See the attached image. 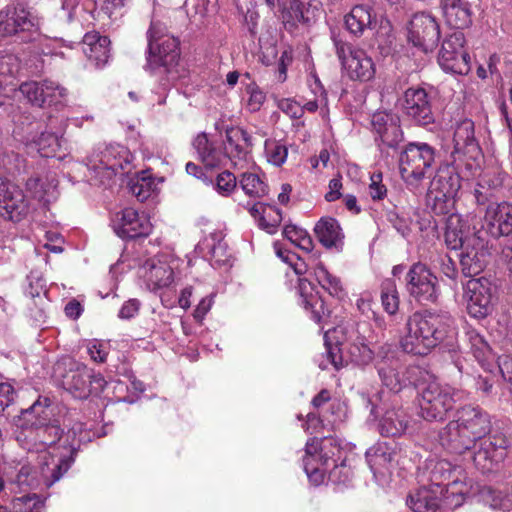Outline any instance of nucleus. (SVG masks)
I'll return each mask as SVG.
<instances>
[{
	"instance_id": "nucleus-1",
	"label": "nucleus",
	"mask_w": 512,
	"mask_h": 512,
	"mask_svg": "<svg viewBox=\"0 0 512 512\" xmlns=\"http://www.w3.org/2000/svg\"><path fill=\"white\" fill-rule=\"evenodd\" d=\"M16 440L28 452L43 453L39 469L44 484L52 486L74 462L80 448L83 427L75 424L64 432L52 419L51 401L38 396L31 406L21 409L15 418Z\"/></svg>"
},
{
	"instance_id": "nucleus-2",
	"label": "nucleus",
	"mask_w": 512,
	"mask_h": 512,
	"mask_svg": "<svg viewBox=\"0 0 512 512\" xmlns=\"http://www.w3.org/2000/svg\"><path fill=\"white\" fill-rule=\"evenodd\" d=\"M491 431L489 415L478 406H464L456 418L448 422L438 434L440 445L446 450L461 454Z\"/></svg>"
},
{
	"instance_id": "nucleus-3",
	"label": "nucleus",
	"mask_w": 512,
	"mask_h": 512,
	"mask_svg": "<svg viewBox=\"0 0 512 512\" xmlns=\"http://www.w3.org/2000/svg\"><path fill=\"white\" fill-rule=\"evenodd\" d=\"M450 317L430 310L417 311L408 317L400 339L404 352L427 355L444 339Z\"/></svg>"
},
{
	"instance_id": "nucleus-4",
	"label": "nucleus",
	"mask_w": 512,
	"mask_h": 512,
	"mask_svg": "<svg viewBox=\"0 0 512 512\" xmlns=\"http://www.w3.org/2000/svg\"><path fill=\"white\" fill-rule=\"evenodd\" d=\"M161 32V24L152 22L147 32L148 46L144 70L153 76L165 75L167 82H173L179 77L177 69L180 60L179 41Z\"/></svg>"
},
{
	"instance_id": "nucleus-5",
	"label": "nucleus",
	"mask_w": 512,
	"mask_h": 512,
	"mask_svg": "<svg viewBox=\"0 0 512 512\" xmlns=\"http://www.w3.org/2000/svg\"><path fill=\"white\" fill-rule=\"evenodd\" d=\"M133 156L122 145L98 147L86 159L89 180L94 185L110 186L118 174L131 171Z\"/></svg>"
},
{
	"instance_id": "nucleus-6",
	"label": "nucleus",
	"mask_w": 512,
	"mask_h": 512,
	"mask_svg": "<svg viewBox=\"0 0 512 512\" xmlns=\"http://www.w3.org/2000/svg\"><path fill=\"white\" fill-rule=\"evenodd\" d=\"M468 394L438 381L427 383L419 393L418 415L428 422L444 421L457 402L464 401Z\"/></svg>"
},
{
	"instance_id": "nucleus-7",
	"label": "nucleus",
	"mask_w": 512,
	"mask_h": 512,
	"mask_svg": "<svg viewBox=\"0 0 512 512\" xmlns=\"http://www.w3.org/2000/svg\"><path fill=\"white\" fill-rule=\"evenodd\" d=\"M461 188V177L453 164L440 165L430 181L426 204L436 215L449 213Z\"/></svg>"
},
{
	"instance_id": "nucleus-8",
	"label": "nucleus",
	"mask_w": 512,
	"mask_h": 512,
	"mask_svg": "<svg viewBox=\"0 0 512 512\" xmlns=\"http://www.w3.org/2000/svg\"><path fill=\"white\" fill-rule=\"evenodd\" d=\"M436 149L425 142H410L400 153L401 178L410 189H417L432 168Z\"/></svg>"
},
{
	"instance_id": "nucleus-9",
	"label": "nucleus",
	"mask_w": 512,
	"mask_h": 512,
	"mask_svg": "<svg viewBox=\"0 0 512 512\" xmlns=\"http://www.w3.org/2000/svg\"><path fill=\"white\" fill-rule=\"evenodd\" d=\"M306 455L315 459L318 456L321 466L328 468L332 462L330 479L334 482L346 483L349 481V469L344 460H341L342 448L337 439L325 437L318 441L316 438L309 440L305 448Z\"/></svg>"
},
{
	"instance_id": "nucleus-10",
	"label": "nucleus",
	"mask_w": 512,
	"mask_h": 512,
	"mask_svg": "<svg viewBox=\"0 0 512 512\" xmlns=\"http://www.w3.org/2000/svg\"><path fill=\"white\" fill-rule=\"evenodd\" d=\"M332 41L336 55L351 80L366 82L374 78L375 65L365 51L353 48L335 34Z\"/></svg>"
},
{
	"instance_id": "nucleus-11",
	"label": "nucleus",
	"mask_w": 512,
	"mask_h": 512,
	"mask_svg": "<svg viewBox=\"0 0 512 512\" xmlns=\"http://www.w3.org/2000/svg\"><path fill=\"white\" fill-rule=\"evenodd\" d=\"M465 36L462 31L447 35L438 53V64L446 73L467 75L471 70L470 55L465 49Z\"/></svg>"
},
{
	"instance_id": "nucleus-12",
	"label": "nucleus",
	"mask_w": 512,
	"mask_h": 512,
	"mask_svg": "<svg viewBox=\"0 0 512 512\" xmlns=\"http://www.w3.org/2000/svg\"><path fill=\"white\" fill-rule=\"evenodd\" d=\"M406 290L419 303H435L440 295L438 278L424 263L411 265L406 273Z\"/></svg>"
},
{
	"instance_id": "nucleus-13",
	"label": "nucleus",
	"mask_w": 512,
	"mask_h": 512,
	"mask_svg": "<svg viewBox=\"0 0 512 512\" xmlns=\"http://www.w3.org/2000/svg\"><path fill=\"white\" fill-rule=\"evenodd\" d=\"M464 298L468 314L483 319L492 313L495 301V288L485 277L469 279L464 285Z\"/></svg>"
},
{
	"instance_id": "nucleus-14",
	"label": "nucleus",
	"mask_w": 512,
	"mask_h": 512,
	"mask_svg": "<svg viewBox=\"0 0 512 512\" xmlns=\"http://www.w3.org/2000/svg\"><path fill=\"white\" fill-rule=\"evenodd\" d=\"M331 330H327L324 334V345L326 349V355L329 362L333 365L336 370L344 367L348 361L354 363L357 366L368 365L374 357L373 351L369 346L364 343V339L357 337V339L349 343L346 347V358L343 356L342 349L338 343L332 344L329 341Z\"/></svg>"
},
{
	"instance_id": "nucleus-15",
	"label": "nucleus",
	"mask_w": 512,
	"mask_h": 512,
	"mask_svg": "<svg viewBox=\"0 0 512 512\" xmlns=\"http://www.w3.org/2000/svg\"><path fill=\"white\" fill-rule=\"evenodd\" d=\"M404 114L419 126H427L434 122L432 111V95L424 87L408 88L402 98Z\"/></svg>"
},
{
	"instance_id": "nucleus-16",
	"label": "nucleus",
	"mask_w": 512,
	"mask_h": 512,
	"mask_svg": "<svg viewBox=\"0 0 512 512\" xmlns=\"http://www.w3.org/2000/svg\"><path fill=\"white\" fill-rule=\"evenodd\" d=\"M410 42L424 52H431L438 45L440 27L437 20L429 13H416L409 27Z\"/></svg>"
},
{
	"instance_id": "nucleus-17",
	"label": "nucleus",
	"mask_w": 512,
	"mask_h": 512,
	"mask_svg": "<svg viewBox=\"0 0 512 512\" xmlns=\"http://www.w3.org/2000/svg\"><path fill=\"white\" fill-rule=\"evenodd\" d=\"M29 212V201L22 189L11 181L0 178V215L14 222Z\"/></svg>"
},
{
	"instance_id": "nucleus-18",
	"label": "nucleus",
	"mask_w": 512,
	"mask_h": 512,
	"mask_svg": "<svg viewBox=\"0 0 512 512\" xmlns=\"http://www.w3.org/2000/svg\"><path fill=\"white\" fill-rule=\"evenodd\" d=\"M483 232L495 239L512 234V204L507 202L490 204L486 209L482 230L477 236L482 241H484Z\"/></svg>"
},
{
	"instance_id": "nucleus-19",
	"label": "nucleus",
	"mask_w": 512,
	"mask_h": 512,
	"mask_svg": "<svg viewBox=\"0 0 512 512\" xmlns=\"http://www.w3.org/2000/svg\"><path fill=\"white\" fill-rule=\"evenodd\" d=\"M371 126L375 134V141L382 152L386 148L396 149L403 140L399 118L392 113H374L371 119Z\"/></svg>"
},
{
	"instance_id": "nucleus-20",
	"label": "nucleus",
	"mask_w": 512,
	"mask_h": 512,
	"mask_svg": "<svg viewBox=\"0 0 512 512\" xmlns=\"http://www.w3.org/2000/svg\"><path fill=\"white\" fill-rule=\"evenodd\" d=\"M19 91L30 104L37 107L57 104L67 95L66 88L50 80L24 82Z\"/></svg>"
},
{
	"instance_id": "nucleus-21",
	"label": "nucleus",
	"mask_w": 512,
	"mask_h": 512,
	"mask_svg": "<svg viewBox=\"0 0 512 512\" xmlns=\"http://www.w3.org/2000/svg\"><path fill=\"white\" fill-rule=\"evenodd\" d=\"M34 23L21 2H11L0 10V36L11 37L29 31Z\"/></svg>"
},
{
	"instance_id": "nucleus-22",
	"label": "nucleus",
	"mask_w": 512,
	"mask_h": 512,
	"mask_svg": "<svg viewBox=\"0 0 512 512\" xmlns=\"http://www.w3.org/2000/svg\"><path fill=\"white\" fill-rule=\"evenodd\" d=\"M68 367L69 371L63 376V387L75 398L85 399L91 394L89 388V369L83 363L66 357L57 363V370Z\"/></svg>"
},
{
	"instance_id": "nucleus-23",
	"label": "nucleus",
	"mask_w": 512,
	"mask_h": 512,
	"mask_svg": "<svg viewBox=\"0 0 512 512\" xmlns=\"http://www.w3.org/2000/svg\"><path fill=\"white\" fill-rule=\"evenodd\" d=\"M472 447L475 448L473 463L482 474L495 471L505 457L504 446L490 437L477 441Z\"/></svg>"
},
{
	"instance_id": "nucleus-24",
	"label": "nucleus",
	"mask_w": 512,
	"mask_h": 512,
	"mask_svg": "<svg viewBox=\"0 0 512 512\" xmlns=\"http://www.w3.org/2000/svg\"><path fill=\"white\" fill-rule=\"evenodd\" d=\"M453 142L454 163L462 162L463 158L476 160L480 155V148L474 136V123L471 120L465 119L456 126Z\"/></svg>"
},
{
	"instance_id": "nucleus-25",
	"label": "nucleus",
	"mask_w": 512,
	"mask_h": 512,
	"mask_svg": "<svg viewBox=\"0 0 512 512\" xmlns=\"http://www.w3.org/2000/svg\"><path fill=\"white\" fill-rule=\"evenodd\" d=\"M151 228L149 218L133 208L122 210L120 218L114 223L115 233L124 239L146 237L150 234Z\"/></svg>"
},
{
	"instance_id": "nucleus-26",
	"label": "nucleus",
	"mask_w": 512,
	"mask_h": 512,
	"mask_svg": "<svg viewBox=\"0 0 512 512\" xmlns=\"http://www.w3.org/2000/svg\"><path fill=\"white\" fill-rule=\"evenodd\" d=\"M376 369L382 384L394 393L412 384L406 374H411L415 368H403L399 359H391V362L376 363Z\"/></svg>"
},
{
	"instance_id": "nucleus-27",
	"label": "nucleus",
	"mask_w": 512,
	"mask_h": 512,
	"mask_svg": "<svg viewBox=\"0 0 512 512\" xmlns=\"http://www.w3.org/2000/svg\"><path fill=\"white\" fill-rule=\"evenodd\" d=\"M444 238L448 248L457 250L470 246L476 235H470V226L460 214L451 213L446 219Z\"/></svg>"
},
{
	"instance_id": "nucleus-28",
	"label": "nucleus",
	"mask_w": 512,
	"mask_h": 512,
	"mask_svg": "<svg viewBox=\"0 0 512 512\" xmlns=\"http://www.w3.org/2000/svg\"><path fill=\"white\" fill-rule=\"evenodd\" d=\"M443 488L435 483L429 487H421L409 494L407 505L414 512H437L441 507Z\"/></svg>"
},
{
	"instance_id": "nucleus-29",
	"label": "nucleus",
	"mask_w": 512,
	"mask_h": 512,
	"mask_svg": "<svg viewBox=\"0 0 512 512\" xmlns=\"http://www.w3.org/2000/svg\"><path fill=\"white\" fill-rule=\"evenodd\" d=\"M6 481L16 484L19 488H34L38 486L36 471L25 459L7 461L2 466Z\"/></svg>"
},
{
	"instance_id": "nucleus-30",
	"label": "nucleus",
	"mask_w": 512,
	"mask_h": 512,
	"mask_svg": "<svg viewBox=\"0 0 512 512\" xmlns=\"http://www.w3.org/2000/svg\"><path fill=\"white\" fill-rule=\"evenodd\" d=\"M440 6L446 23L461 31L472 24L471 4L467 0H441Z\"/></svg>"
},
{
	"instance_id": "nucleus-31",
	"label": "nucleus",
	"mask_w": 512,
	"mask_h": 512,
	"mask_svg": "<svg viewBox=\"0 0 512 512\" xmlns=\"http://www.w3.org/2000/svg\"><path fill=\"white\" fill-rule=\"evenodd\" d=\"M197 152L198 159L204 164L206 169H216L222 167L229 154L222 151L212 143L206 133H199L192 143Z\"/></svg>"
},
{
	"instance_id": "nucleus-32",
	"label": "nucleus",
	"mask_w": 512,
	"mask_h": 512,
	"mask_svg": "<svg viewBox=\"0 0 512 512\" xmlns=\"http://www.w3.org/2000/svg\"><path fill=\"white\" fill-rule=\"evenodd\" d=\"M298 290L302 298V304L305 309L310 310L312 319L318 324H326L330 317V311L325 308L324 301L313 293V284L306 278H300Z\"/></svg>"
},
{
	"instance_id": "nucleus-33",
	"label": "nucleus",
	"mask_w": 512,
	"mask_h": 512,
	"mask_svg": "<svg viewBox=\"0 0 512 512\" xmlns=\"http://www.w3.org/2000/svg\"><path fill=\"white\" fill-rule=\"evenodd\" d=\"M110 40L97 32L86 33L83 37L82 50L87 58L97 67L104 66L110 57Z\"/></svg>"
},
{
	"instance_id": "nucleus-34",
	"label": "nucleus",
	"mask_w": 512,
	"mask_h": 512,
	"mask_svg": "<svg viewBox=\"0 0 512 512\" xmlns=\"http://www.w3.org/2000/svg\"><path fill=\"white\" fill-rule=\"evenodd\" d=\"M318 241L326 248L341 249L344 235L338 221L332 217H322L314 227Z\"/></svg>"
},
{
	"instance_id": "nucleus-35",
	"label": "nucleus",
	"mask_w": 512,
	"mask_h": 512,
	"mask_svg": "<svg viewBox=\"0 0 512 512\" xmlns=\"http://www.w3.org/2000/svg\"><path fill=\"white\" fill-rule=\"evenodd\" d=\"M408 416L405 411L398 408L387 409L379 420L378 429L382 436H401L407 429Z\"/></svg>"
},
{
	"instance_id": "nucleus-36",
	"label": "nucleus",
	"mask_w": 512,
	"mask_h": 512,
	"mask_svg": "<svg viewBox=\"0 0 512 512\" xmlns=\"http://www.w3.org/2000/svg\"><path fill=\"white\" fill-rule=\"evenodd\" d=\"M226 142L230 149V158L244 159L248 148L252 146V137L240 127H227L225 130Z\"/></svg>"
},
{
	"instance_id": "nucleus-37",
	"label": "nucleus",
	"mask_w": 512,
	"mask_h": 512,
	"mask_svg": "<svg viewBox=\"0 0 512 512\" xmlns=\"http://www.w3.org/2000/svg\"><path fill=\"white\" fill-rule=\"evenodd\" d=\"M464 251L460 254V265L462 274L465 277L477 278L485 268V253L479 251L474 246H465Z\"/></svg>"
},
{
	"instance_id": "nucleus-38",
	"label": "nucleus",
	"mask_w": 512,
	"mask_h": 512,
	"mask_svg": "<svg viewBox=\"0 0 512 512\" xmlns=\"http://www.w3.org/2000/svg\"><path fill=\"white\" fill-rule=\"evenodd\" d=\"M144 269L145 277L154 289L167 287L173 281V270L166 263L148 260Z\"/></svg>"
},
{
	"instance_id": "nucleus-39",
	"label": "nucleus",
	"mask_w": 512,
	"mask_h": 512,
	"mask_svg": "<svg viewBox=\"0 0 512 512\" xmlns=\"http://www.w3.org/2000/svg\"><path fill=\"white\" fill-rule=\"evenodd\" d=\"M314 276L318 284L332 297L341 300L346 296L341 280L332 275L321 263L314 268Z\"/></svg>"
},
{
	"instance_id": "nucleus-40",
	"label": "nucleus",
	"mask_w": 512,
	"mask_h": 512,
	"mask_svg": "<svg viewBox=\"0 0 512 512\" xmlns=\"http://www.w3.org/2000/svg\"><path fill=\"white\" fill-rule=\"evenodd\" d=\"M372 23L371 8L368 5H356L345 17L347 29L354 35H361Z\"/></svg>"
},
{
	"instance_id": "nucleus-41",
	"label": "nucleus",
	"mask_w": 512,
	"mask_h": 512,
	"mask_svg": "<svg viewBox=\"0 0 512 512\" xmlns=\"http://www.w3.org/2000/svg\"><path fill=\"white\" fill-rule=\"evenodd\" d=\"M279 18L287 30H292L299 23L300 0H277Z\"/></svg>"
},
{
	"instance_id": "nucleus-42",
	"label": "nucleus",
	"mask_w": 512,
	"mask_h": 512,
	"mask_svg": "<svg viewBox=\"0 0 512 512\" xmlns=\"http://www.w3.org/2000/svg\"><path fill=\"white\" fill-rule=\"evenodd\" d=\"M130 192L140 201L148 199L153 191L154 181L147 172L142 171L132 177L128 183Z\"/></svg>"
},
{
	"instance_id": "nucleus-43",
	"label": "nucleus",
	"mask_w": 512,
	"mask_h": 512,
	"mask_svg": "<svg viewBox=\"0 0 512 512\" xmlns=\"http://www.w3.org/2000/svg\"><path fill=\"white\" fill-rule=\"evenodd\" d=\"M239 183L244 193L250 197L261 198L268 194L267 184L255 173H243Z\"/></svg>"
},
{
	"instance_id": "nucleus-44",
	"label": "nucleus",
	"mask_w": 512,
	"mask_h": 512,
	"mask_svg": "<svg viewBox=\"0 0 512 512\" xmlns=\"http://www.w3.org/2000/svg\"><path fill=\"white\" fill-rule=\"evenodd\" d=\"M273 212L276 213L277 218H274L272 222H267L265 219V214L267 207L265 204L261 202H256L251 206H247V209L250 215L258 221V225L266 230L268 233H274L280 220H281V212L279 209L269 207Z\"/></svg>"
},
{
	"instance_id": "nucleus-45",
	"label": "nucleus",
	"mask_w": 512,
	"mask_h": 512,
	"mask_svg": "<svg viewBox=\"0 0 512 512\" xmlns=\"http://www.w3.org/2000/svg\"><path fill=\"white\" fill-rule=\"evenodd\" d=\"M38 153L42 157H54L62 146V140L55 133L43 132L34 142Z\"/></svg>"
},
{
	"instance_id": "nucleus-46",
	"label": "nucleus",
	"mask_w": 512,
	"mask_h": 512,
	"mask_svg": "<svg viewBox=\"0 0 512 512\" xmlns=\"http://www.w3.org/2000/svg\"><path fill=\"white\" fill-rule=\"evenodd\" d=\"M323 14V5L320 0H300L299 23L311 26Z\"/></svg>"
},
{
	"instance_id": "nucleus-47",
	"label": "nucleus",
	"mask_w": 512,
	"mask_h": 512,
	"mask_svg": "<svg viewBox=\"0 0 512 512\" xmlns=\"http://www.w3.org/2000/svg\"><path fill=\"white\" fill-rule=\"evenodd\" d=\"M381 302L388 314L393 315L398 311L400 301L394 281L387 279L382 283Z\"/></svg>"
},
{
	"instance_id": "nucleus-48",
	"label": "nucleus",
	"mask_w": 512,
	"mask_h": 512,
	"mask_svg": "<svg viewBox=\"0 0 512 512\" xmlns=\"http://www.w3.org/2000/svg\"><path fill=\"white\" fill-rule=\"evenodd\" d=\"M11 512H44V501L37 494H27L12 501Z\"/></svg>"
},
{
	"instance_id": "nucleus-49",
	"label": "nucleus",
	"mask_w": 512,
	"mask_h": 512,
	"mask_svg": "<svg viewBox=\"0 0 512 512\" xmlns=\"http://www.w3.org/2000/svg\"><path fill=\"white\" fill-rule=\"evenodd\" d=\"M482 500L493 509L509 510L512 500L503 493L491 486H485L481 490Z\"/></svg>"
},
{
	"instance_id": "nucleus-50",
	"label": "nucleus",
	"mask_w": 512,
	"mask_h": 512,
	"mask_svg": "<svg viewBox=\"0 0 512 512\" xmlns=\"http://www.w3.org/2000/svg\"><path fill=\"white\" fill-rule=\"evenodd\" d=\"M387 450L388 448L386 446L378 444L366 451V460L373 473L377 472L378 467L384 466L392 461V453Z\"/></svg>"
},
{
	"instance_id": "nucleus-51",
	"label": "nucleus",
	"mask_w": 512,
	"mask_h": 512,
	"mask_svg": "<svg viewBox=\"0 0 512 512\" xmlns=\"http://www.w3.org/2000/svg\"><path fill=\"white\" fill-rule=\"evenodd\" d=\"M265 155L269 163L279 167L285 163L288 149L276 140L267 139L265 141Z\"/></svg>"
},
{
	"instance_id": "nucleus-52",
	"label": "nucleus",
	"mask_w": 512,
	"mask_h": 512,
	"mask_svg": "<svg viewBox=\"0 0 512 512\" xmlns=\"http://www.w3.org/2000/svg\"><path fill=\"white\" fill-rule=\"evenodd\" d=\"M465 337L470 343L474 356L479 360L486 358L490 352V347L484 337L474 328H468Z\"/></svg>"
},
{
	"instance_id": "nucleus-53",
	"label": "nucleus",
	"mask_w": 512,
	"mask_h": 512,
	"mask_svg": "<svg viewBox=\"0 0 512 512\" xmlns=\"http://www.w3.org/2000/svg\"><path fill=\"white\" fill-rule=\"evenodd\" d=\"M53 187L55 186L52 182L48 183L47 180H44L39 176H32L26 181L27 190L34 198L40 201H48V199H46V195Z\"/></svg>"
},
{
	"instance_id": "nucleus-54",
	"label": "nucleus",
	"mask_w": 512,
	"mask_h": 512,
	"mask_svg": "<svg viewBox=\"0 0 512 512\" xmlns=\"http://www.w3.org/2000/svg\"><path fill=\"white\" fill-rule=\"evenodd\" d=\"M214 188L215 190L224 197L230 196L237 186V179L235 175L225 170L222 173L218 174L215 180Z\"/></svg>"
},
{
	"instance_id": "nucleus-55",
	"label": "nucleus",
	"mask_w": 512,
	"mask_h": 512,
	"mask_svg": "<svg viewBox=\"0 0 512 512\" xmlns=\"http://www.w3.org/2000/svg\"><path fill=\"white\" fill-rule=\"evenodd\" d=\"M456 469L452 466V464L447 460H438L435 462L433 467L431 468V479L438 484L445 480L450 481L452 478V474Z\"/></svg>"
},
{
	"instance_id": "nucleus-56",
	"label": "nucleus",
	"mask_w": 512,
	"mask_h": 512,
	"mask_svg": "<svg viewBox=\"0 0 512 512\" xmlns=\"http://www.w3.org/2000/svg\"><path fill=\"white\" fill-rule=\"evenodd\" d=\"M368 193L374 201L383 200L387 196V187L383 184V175L381 172L371 175Z\"/></svg>"
},
{
	"instance_id": "nucleus-57",
	"label": "nucleus",
	"mask_w": 512,
	"mask_h": 512,
	"mask_svg": "<svg viewBox=\"0 0 512 512\" xmlns=\"http://www.w3.org/2000/svg\"><path fill=\"white\" fill-rule=\"evenodd\" d=\"M278 107L282 112L294 119H298L303 115L302 106L295 100L289 98L280 100Z\"/></svg>"
},
{
	"instance_id": "nucleus-58",
	"label": "nucleus",
	"mask_w": 512,
	"mask_h": 512,
	"mask_svg": "<svg viewBox=\"0 0 512 512\" xmlns=\"http://www.w3.org/2000/svg\"><path fill=\"white\" fill-rule=\"evenodd\" d=\"M15 395L12 385L0 383V415L14 402Z\"/></svg>"
},
{
	"instance_id": "nucleus-59",
	"label": "nucleus",
	"mask_w": 512,
	"mask_h": 512,
	"mask_svg": "<svg viewBox=\"0 0 512 512\" xmlns=\"http://www.w3.org/2000/svg\"><path fill=\"white\" fill-rule=\"evenodd\" d=\"M87 353L90 358L97 363L105 362L108 356V351L104 344L96 340L88 344Z\"/></svg>"
},
{
	"instance_id": "nucleus-60",
	"label": "nucleus",
	"mask_w": 512,
	"mask_h": 512,
	"mask_svg": "<svg viewBox=\"0 0 512 512\" xmlns=\"http://www.w3.org/2000/svg\"><path fill=\"white\" fill-rule=\"evenodd\" d=\"M388 220L398 233L402 236H407L410 233V221L407 218L399 216L395 212L388 214Z\"/></svg>"
},
{
	"instance_id": "nucleus-61",
	"label": "nucleus",
	"mask_w": 512,
	"mask_h": 512,
	"mask_svg": "<svg viewBox=\"0 0 512 512\" xmlns=\"http://www.w3.org/2000/svg\"><path fill=\"white\" fill-rule=\"evenodd\" d=\"M108 382L105 380L101 373H95L94 371L89 369V388H91V394L99 395L104 388L107 386Z\"/></svg>"
},
{
	"instance_id": "nucleus-62",
	"label": "nucleus",
	"mask_w": 512,
	"mask_h": 512,
	"mask_svg": "<svg viewBox=\"0 0 512 512\" xmlns=\"http://www.w3.org/2000/svg\"><path fill=\"white\" fill-rule=\"evenodd\" d=\"M17 70L18 62L14 55L0 57V75H11Z\"/></svg>"
},
{
	"instance_id": "nucleus-63",
	"label": "nucleus",
	"mask_w": 512,
	"mask_h": 512,
	"mask_svg": "<svg viewBox=\"0 0 512 512\" xmlns=\"http://www.w3.org/2000/svg\"><path fill=\"white\" fill-rule=\"evenodd\" d=\"M185 169H186L187 174L201 180L206 185H213V179L206 175L204 169L201 166H199L193 162H188L186 164Z\"/></svg>"
},
{
	"instance_id": "nucleus-64",
	"label": "nucleus",
	"mask_w": 512,
	"mask_h": 512,
	"mask_svg": "<svg viewBox=\"0 0 512 512\" xmlns=\"http://www.w3.org/2000/svg\"><path fill=\"white\" fill-rule=\"evenodd\" d=\"M312 460H315L314 458L312 457H309V456H305L304 459H303V466H304V470L308 476V478L315 482V483H320L322 481V472L320 471V468L317 467V466H313L311 464V461Z\"/></svg>"
}]
</instances>
